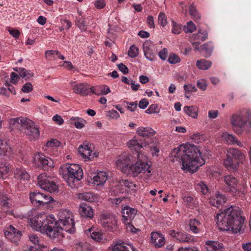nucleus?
<instances>
[{
  "label": "nucleus",
  "instance_id": "obj_20",
  "mask_svg": "<svg viewBox=\"0 0 251 251\" xmlns=\"http://www.w3.org/2000/svg\"><path fill=\"white\" fill-rule=\"evenodd\" d=\"M144 54L145 57L150 61H153L156 58V51L155 47L151 42H146L143 45Z\"/></svg>",
  "mask_w": 251,
  "mask_h": 251
},
{
  "label": "nucleus",
  "instance_id": "obj_64",
  "mask_svg": "<svg viewBox=\"0 0 251 251\" xmlns=\"http://www.w3.org/2000/svg\"><path fill=\"white\" fill-rule=\"evenodd\" d=\"M107 116L110 118L117 119L120 117L118 112L115 110H111L108 111Z\"/></svg>",
  "mask_w": 251,
  "mask_h": 251
},
{
  "label": "nucleus",
  "instance_id": "obj_31",
  "mask_svg": "<svg viewBox=\"0 0 251 251\" xmlns=\"http://www.w3.org/2000/svg\"><path fill=\"white\" fill-rule=\"evenodd\" d=\"M127 146L131 150L136 151L137 154L139 152L138 151L145 146L142 141L141 140H138L134 138L128 142Z\"/></svg>",
  "mask_w": 251,
  "mask_h": 251
},
{
  "label": "nucleus",
  "instance_id": "obj_16",
  "mask_svg": "<svg viewBox=\"0 0 251 251\" xmlns=\"http://www.w3.org/2000/svg\"><path fill=\"white\" fill-rule=\"evenodd\" d=\"M137 210L134 208L126 206L122 209V221L124 223H130L135 220Z\"/></svg>",
  "mask_w": 251,
  "mask_h": 251
},
{
  "label": "nucleus",
  "instance_id": "obj_4",
  "mask_svg": "<svg viewBox=\"0 0 251 251\" xmlns=\"http://www.w3.org/2000/svg\"><path fill=\"white\" fill-rule=\"evenodd\" d=\"M58 221L55 220V226L59 228L58 237L61 235V230L73 233L75 230V222L73 213L68 209H61L57 214Z\"/></svg>",
  "mask_w": 251,
  "mask_h": 251
},
{
  "label": "nucleus",
  "instance_id": "obj_39",
  "mask_svg": "<svg viewBox=\"0 0 251 251\" xmlns=\"http://www.w3.org/2000/svg\"><path fill=\"white\" fill-rule=\"evenodd\" d=\"M184 112L194 119L198 117V109L195 106H185L183 108Z\"/></svg>",
  "mask_w": 251,
  "mask_h": 251
},
{
  "label": "nucleus",
  "instance_id": "obj_55",
  "mask_svg": "<svg viewBox=\"0 0 251 251\" xmlns=\"http://www.w3.org/2000/svg\"><path fill=\"white\" fill-rule=\"evenodd\" d=\"M159 112L158 106L156 104L151 105L145 111L147 114L157 113Z\"/></svg>",
  "mask_w": 251,
  "mask_h": 251
},
{
  "label": "nucleus",
  "instance_id": "obj_3",
  "mask_svg": "<svg viewBox=\"0 0 251 251\" xmlns=\"http://www.w3.org/2000/svg\"><path fill=\"white\" fill-rule=\"evenodd\" d=\"M32 228L45 233L50 238L58 237L59 228L55 226V218L53 215L38 213L29 219Z\"/></svg>",
  "mask_w": 251,
  "mask_h": 251
},
{
  "label": "nucleus",
  "instance_id": "obj_63",
  "mask_svg": "<svg viewBox=\"0 0 251 251\" xmlns=\"http://www.w3.org/2000/svg\"><path fill=\"white\" fill-rule=\"evenodd\" d=\"M124 102H126V104L127 105V109L132 111L133 112L135 110V109L137 108V102H127V101H124Z\"/></svg>",
  "mask_w": 251,
  "mask_h": 251
},
{
  "label": "nucleus",
  "instance_id": "obj_53",
  "mask_svg": "<svg viewBox=\"0 0 251 251\" xmlns=\"http://www.w3.org/2000/svg\"><path fill=\"white\" fill-rule=\"evenodd\" d=\"M158 22V23L163 27L167 25L168 22L167 20V17L164 13L160 12L159 14Z\"/></svg>",
  "mask_w": 251,
  "mask_h": 251
},
{
  "label": "nucleus",
  "instance_id": "obj_23",
  "mask_svg": "<svg viewBox=\"0 0 251 251\" xmlns=\"http://www.w3.org/2000/svg\"><path fill=\"white\" fill-rule=\"evenodd\" d=\"M91 144L87 143H84L80 145L78 148V152L81 156L85 160H88L91 159L92 150L91 148Z\"/></svg>",
  "mask_w": 251,
  "mask_h": 251
},
{
  "label": "nucleus",
  "instance_id": "obj_62",
  "mask_svg": "<svg viewBox=\"0 0 251 251\" xmlns=\"http://www.w3.org/2000/svg\"><path fill=\"white\" fill-rule=\"evenodd\" d=\"M60 145V142L56 139H52L47 143V146L50 148L59 147Z\"/></svg>",
  "mask_w": 251,
  "mask_h": 251
},
{
  "label": "nucleus",
  "instance_id": "obj_19",
  "mask_svg": "<svg viewBox=\"0 0 251 251\" xmlns=\"http://www.w3.org/2000/svg\"><path fill=\"white\" fill-rule=\"evenodd\" d=\"M70 84L75 93L82 96H86L89 94V85L88 83H80L76 84L75 82H71Z\"/></svg>",
  "mask_w": 251,
  "mask_h": 251
},
{
  "label": "nucleus",
  "instance_id": "obj_38",
  "mask_svg": "<svg viewBox=\"0 0 251 251\" xmlns=\"http://www.w3.org/2000/svg\"><path fill=\"white\" fill-rule=\"evenodd\" d=\"M29 238L30 242L36 247L39 249L44 248V245L43 244V240L40 238L37 235L33 234L29 236Z\"/></svg>",
  "mask_w": 251,
  "mask_h": 251
},
{
  "label": "nucleus",
  "instance_id": "obj_50",
  "mask_svg": "<svg viewBox=\"0 0 251 251\" xmlns=\"http://www.w3.org/2000/svg\"><path fill=\"white\" fill-rule=\"evenodd\" d=\"M126 226V228L128 231H130L133 233H136L138 231H140V230L135 227L134 225H136V220L132 221L130 223H124Z\"/></svg>",
  "mask_w": 251,
  "mask_h": 251
},
{
  "label": "nucleus",
  "instance_id": "obj_44",
  "mask_svg": "<svg viewBox=\"0 0 251 251\" xmlns=\"http://www.w3.org/2000/svg\"><path fill=\"white\" fill-rule=\"evenodd\" d=\"M10 167L7 162H1L0 163V178H4L8 173Z\"/></svg>",
  "mask_w": 251,
  "mask_h": 251
},
{
  "label": "nucleus",
  "instance_id": "obj_41",
  "mask_svg": "<svg viewBox=\"0 0 251 251\" xmlns=\"http://www.w3.org/2000/svg\"><path fill=\"white\" fill-rule=\"evenodd\" d=\"M176 239L180 242L187 243L192 242L194 240L193 237L192 236L181 232H178L176 235Z\"/></svg>",
  "mask_w": 251,
  "mask_h": 251
},
{
  "label": "nucleus",
  "instance_id": "obj_25",
  "mask_svg": "<svg viewBox=\"0 0 251 251\" xmlns=\"http://www.w3.org/2000/svg\"><path fill=\"white\" fill-rule=\"evenodd\" d=\"M77 198L81 200L87 201L89 202H97L99 200V196L92 192H85L79 193Z\"/></svg>",
  "mask_w": 251,
  "mask_h": 251
},
{
  "label": "nucleus",
  "instance_id": "obj_57",
  "mask_svg": "<svg viewBox=\"0 0 251 251\" xmlns=\"http://www.w3.org/2000/svg\"><path fill=\"white\" fill-rule=\"evenodd\" d=\"M168 61L172 64H175L180 62V59L179 56L175 54L172 53L170 54Z\"/></svg>",
  "mask_w": 251,
  "mask_h": 251
},
{
  "label": "nucleus",
  "instance_id": "obj_30",
  "mask_svg": "<svg viewBox=\"0 0 251 251\" xmlns=\"http://www.w3.org/2000/svg\"><path fill=\"white\" fill-rule=\"evenodd\" d=\"M137 133L141 136L147 138L154 135L156 132L150 127H139L137 129Z\"/></svg>",
  "mask_w": 251,
  "mask_h": 251
},
{
  "label": "nucleus",
  "instance_id": "obj_33",
  "mask_svg": "<svg viewBox=\"0 0 251 251\" xmlns=\"http://www.w3.org/2000/svg\"><path fill=\"white\" fill-rule=\"evenodd\" d=\"M108 251H129V249L124 242H117L114 245L109 247ZM132 251H135L134 248H132Z\"/></svg>",
  "mask_w": 251,
  "mask_h": 251
},
{
  "label": "nucleus",
  "instance_id": "obj_5",
  "mask_svg": "<svg viewBox=\"0 0 251 251\" xmlns=\"http://www.w3.org/2000/svg\"><path fill=\"white\" fill-rule=\"evenodd\" d=\"M63 179L71 188L75 187V183L78 182L83 176L82 169L76 164L66 165L61 172Z\"/></svg>",
  "mask_w": 251,
  "mask_h": 251
},
{
  "label": "nucleus",
  "instance_id": "obj_24",
  "mask_svg": "<svg viewBox=\"0 0 251 251\" xmlns=\"http://www.w3.org/2000/svg\"><path fill=\"white\" fill-rule=\"evenodd\" d=\"M78 211L81 217L92 219L94 216L93 209L85 203H81L78 207Z\"/></svg>",
  "mask_w": 251,
  "mask_h": 251
},
{
  "label": "nucleus",
  "instance_id": "obj_43",
  "mask_svg": "<svg viewBox=\"0 0 251 251\" xmlns=\"http://www.w3.org/2000/svg\"><path fill=\"white\" fill-rule=\"evenodd\" d=\"M212 62L211 61L205 59H200L197 61V67L201 70H206L208 69L211 66Z\"/></svg>",
  "mask_w": 251,
  "mask_h": 251
},
{
  "label": "nucleus",
  "instance_id": "obj_11",
  "mask_svg": "<svg viewBox=\"0 0 251 251\" xmlns=\"http://www.w3.org/2000/svg\"><path fill=\"white\" fill-rule=\"evenodd\" d=\"M231 123L233 126L243 128L246 126H251V115L248 112L247 115L241 114H233L231 119Z\"/></svg>",
  "mask_w": 251,
  "mask_h": 251
},
{
  "label": "nucleus",
  "instance_id": "obj_51",
  "mask_svg": "<svg viewBox=\"0 0 251 251\" xmlns=\"http://www.w3.org/2000/svg\"><path fill=\"white\" fill-rule=\"evenodd\" d=\"M139 54L138 48L134 45H131L128 51V56L132 58L136 57Z\"/></svg>",
  "mask_w": 251,
  "mask_h": 251
},
{
  "label": "nucleus",
  "instance_id": "obj_36",
  "mask_svg": "<svg viewBox=\"0 0 251 251\" xmlns=\"http://www.w3.org/2000/svg\"><path fill=\"white\" fill-rule=\"evenodd\" d=\"M213 49L214 45L213 43L211 42H208L201 46L200 50L203 51L204 52L203 56L207 58L211 55Z\"/></svg>",
  "mask_w": 251,
  "mask_h": 251
},
{
  "label": "nucleus",
  "instance_id": "obj_46",
  "mask_svg": "<svg viewBox=\"0 0 251 251\" xmlns=\"http://www.w3.org/2000/svg\"><path fill=\"white\" fill-rule=\"evenodd\" d=\"M75 24L76 26L80 29L81 31H86L87 25L84 18L82 17H76Z\"/></svg>",
  "mask_w": 251,
  "mask_h": 251
},
{
  "label": "nucleus",
  "instance_id": "obj_32",
  "mask_svg": "<svg viewBox=\"0 0 251 251\" xmlns=\"http://www.w3.org/2000/svg\"><path fill=\"white\" fill-rule=\"evenodd\" d=\"M14 177L17 179L23 180H28L29 175L24 168H17L14 170Z\"/></svg>",
  "mask_w": 251,
  "mask_h": 251
},
{
  "label": "nucleus",
  "instance_id": "obj_52",
  "mask_svg": "<svg viewBox=\"0 0 251 251\" xmlns=\"http://www.w3.org/2000/svg\"><path fill=\"white\" fill-rule=\"evenodd\" d=\"M183 30L185 33H192L196 30V26L192 21H189L184 25Z\"/></svg>",
  "mask_w": 251,
  "mask_h": 251
},
{
  "label": "nucleus",
  "instance_id": "obj_59",
  "mask_svg": "<svg viewBox=\"0 0 251 251\" xmlns=\"http://www.w3.org/2000/svg\"><path fill=\"white\" fill-rule=\"evenodd\" d=\"M100 95H105L110 92V88L107 85H102L97 87Z\"/></svg>",
  "mask_w": 251,
  "mask_h": 251
},
{
  "label": "nucleus",
  "instance_id": "obj_14",
  "mask_svg": "<svg viewBox=\"0 0 251 251\" xmlns=\"http://www.w3.org/2000/svg\"><path fill=\"white\" fill-rule=\"evenodd\" d=\"M100 223L103 228L110 231H114L117 228V220L112 215H102Z\"/></svg>",
  "mask_w": 251,
  "mask_h": 251
},
{
  "label": "nucleus",
  "instance_id": "obj_12",
  "mask_svg": "<svg viewBox=\"0 0 251 251\" xmlns=\"http://www.w3.org/2000/svg\"><path fill=\"white\" fill-rule=\"evenodd\" d=\"M33 161L36 165L44 169H48L49 168L53 167L52 160L41 153H38L34 155Z\"/></svg>",
  "mask_w": 251,
  "mask_h": 251
},
{
  "label": "nucleus",
  "instance_id": "obj_56",
  "mask_svg": "<svg viewBox=\"0 0 251 251\" xmlns=\"http://www.w3.org/2000/svg\"><path fill=\"white\" fill-rule=\"evenodd\" d=\"M173 28L172 32L175 34H179L182 30L181 26L180 25L177 24L176 22L173 21L172 22Z\"/></svg>",
  "mask_w": 251,
  "mask_h": 251
},
{
  "label": "nucleus",
  "instance_id": "obj_2",
  "mask_svg": "<svg viewBox=\"0 0 251 251\" xmlns=\"http://www.w3.org/2000/svg\"><path fill=\"white\" fill-rule=\"evenodd\" d=\"M242 213L239 207L231 205L218 213L216 220L219 229L233 233L240 232L245 220Z\"/></svg>",
  "mask_w": 251,
  "mask_h": 251
},
{
  "label": "nucleus",
  "instance_id": "obj_42",
  "mask_svg": "<svg viewBox=\"0 0 251 251\" xmlns=\"http://www.w3.org/2000/svg\"><path fill=\"white\" fill-rule=\"evenodd\" d=\"M11 152V148L6 142L0 140V156L7 155Z\"/></svg>",
  "mask_w": 251,
  "mask_h": 251
},
{
  "label": "nucleus",
  "instance_id": "obj_47",
  "mask_svg": "<svg viewBox=\"0 0 251 251\" xmlns=\"http://www.w3.org/2000/svg\"><path fill=\"white\" fill-rule=\"evenodd\" d=\"M189 14L195 21H198L201 19V15L196 9L195 5L191 4L189 7Z\"/></svg>",
  "mask_w": 251,
  "mask_h": 251
},
{
  "label": "nucleus",
  "instance_id": "obj_34",
  "mask_svg": "<svg viewBox=\"0 0 251 251\" xmlns=\"http://www.w3.org/2000/svg\"><path fill=\"white\" fill-rule=\"evenodd\" d=\"M9 198L6 194L0 193V205L4 212H8V208L11 205L8 201Z\"/></svg>",
  "mask_w": 251,
  "mask_h": 251
},
{
  "label": "nucleus",
  "instance_id": "obj_21",
  "mask_svg": "<svg viewBox=\"0 0 251 251\" xmlns=\"http://www.w3.org/2000/svg\"><path fill=\"white\" fill-rule=\"evenodd\" d=\"M227 152L240 165L244 163L246 160V156L245 154L240 150L236 148H229L227 151Z\"/></svg>",
  "mask_w": 251,
  "mask_h": 251
},
{
  "label": "nucleus",
  "instance_id": "obj_28",
  "mask_svg": "<svg viewBox=\"0 0 251 251\" xmlns=\"http://www.w3.org/2000/svg\"><path fill=\"white\" fill-rule=\"evenodd\" d=\"M226 201V198L224 195L217 193L214 198L210 199V203L215 207H218L220 205L225 203Z\"/></svg>",
  "mask_w": 251,
  "mask_h": 251
},
{
  "label": "nucleus",
  "instance_id": "obj_9",
  "mask_svg": "<svg viewBox=\"0 0 251 251\" xmlns=\"http://www.w3.org/2000/svg\"><path fill=\"white\" fill-rule=\"evenodd\" d=\"M29 198L32 204L36 206H43L53 201L49 194L37 192H31Z\"/></svg>",
  "mask_w": 251,
  "mask_h": 251
},
{
  "label": "nucleus",
  "instance_id": "obj_45",
  "mask_svg": "<svg viewBox=\"0 0 251 251\" xmlns=\"http://www.w3.org/2000/svg\"><path fill=\"white\" fill-rule=\"evenodd\" d=\"M195 189L203 195L206 194L208 192V188L206 184L203 181L196 182L195 184Z\"/></svg>",
  "mask_w": 251,
  "mask_h": 251
},
{
  "label": "nucleus",
  "instance_id": "obj_48",
  "mask_svg": "<svg viewBox=\"0 0 251 251\" xmlns=\"http://www.w3.org/2000/svg\"><path fill=\"white\" fill-rule=\"evenodd\" d=\"M200 225V222L196 219H191L189 222L190 229L193 232L195 233H197L199 232L198 226Z\"/></svg>",
  "mask_w": 251,
  "mask_h": 251
},
{
  "label": "nucleus",
  "instance_id": "obj_1",
  "mask_svg": "<svg viewBox=\"0 0 251 251\" xmlns=\"http://www.w3.org/2000/svg\"><path fill=\"white\" fill-rule=\"evenodd\" d=\"M170 160L172 162H179L183 171L191 173L197 171L204 164L201 152L198 147L193 144L181 145L175 148L172 151Z\"/></svg>",
  "mask_w": 251,
  "mask_h": 251
},
{
  "label": "nucleus",
  "instance_id": "obj_6",
  "mask_svg": "<svg viewBox=\"0 0 251 251\" xmlns=\"http://www.w3.org/2000/svg\"><path fill=\"white\" fill-rule=\"evenodd\" d=\"M137 160L134 164H132L128 168V174L134 177L137 176L140 174L147 173L150 176L151 171L150 170V165L147 162V156L141 152L137 153Z\"/></svg>",
  "mask_w": 251,
  "mask_h": 251
},
{
  "label": "nucleus",
  "instance_id": "obj_40",
  "mask_svg": "<svg viewBox=\"0 0 251 251\" xmlns=\"http://www.w3.org/2000/svg\"><path fill=\"white\" fill-rule=\"evenodd\" d=\"M14 70L18 72L21 77L25 78L26 79H29L34 75V74L30 70H27L23 68H16Z\"/></svg>",
  "mask_w": 251,
  "mask_h": 251
},
{
  "label": "nucleus",
  "instance_id": "obj_58",
  "mask_svg": "<svg viewBox=\"0 0 251 251\" xmlns=\"http://www.w3.org/2000/svg\"><path fill=\"white\" fill-rule=\"evenodd\" d=\"M197 86L201 91H205L207 87L206 81L203 79H201L198 80Z\"/></svg>",
  "mask_w": 251,
  "mask_h": 251
},
{
  "label": "nucleus",
  "instance_id": "obj_22",
  "mask_svg": "<svg viewBox=\"0 0 251 251\" xmlns=\"http://www.w3.org/2000/svg\"><path fill=\"white\" fill-rule=\"evenodd\" d=\"M224 165L227 170L235 172L238 170L240 164L226 152V157L224 160Z\"/></svg>",
  "mask_w": 251,
  "mask_h": 251
},
{
  "label": "nucleus",
  "instance_id": "obj_37",
  "mask_svg": "<svg viewBox=\"0 0 251 251\" xmlns=\"http://www.w3.org/2000/svg\"><path fill=\"white\" fill-rule=\"evenodd\" d=\"M85 232L87 235L90 234L91 238L97 242L100 241L102 239V234L99 231L95 230L93 228H90L88 230H86Z\"/></svg>",
  "mask_w": 251,
  "mask_h": 251
},
{
  "label": "nucleus",
  "instance_id": "obj_13",
  "mask_svg": "<svg viewBox=\"0 0 251 251\" xmlns=\"http://www.w3.org/2000/svg\"><path fill=\"white\" fill-rule=\"evenodd\" d=\"M208 38V33L206 30L202 31L201 29H198L196 34H193L190 38V42L193 48L196 51H199L200 48L199 45L202 42L204 41Z\"/></svg>",
  "mask_w": 251,
  "mask_h": 251
},
{
  "label": "nucleus",
  "instance_id": "obj_8",
  "mask_svg": "<svg viewBox=\"0 0 251 251\" xmlns=\"http://www.w3.org/2000/svg\"><path fill=\"white\" fill-rule=\"evenodd\" d=\"M38 186L50 193H53L57 191L58 186L51 177L47 175L45 173L41 174L37 178Z\"/></svg>",
  "mask_w": 251,
  "mask_h": 251
},
{
  "label": "nucleus",
  "instance_id": "obj_26",
  "mask_svg": "<svg viewBox=\"0 0 251 251\" xmlns=\"http://www.w3.org/2000/svg\"><path fill=\"white\" fill-rule=\"evenodd\" d=\"M151 242L156 247H161L165 242V238L158 232H152L151 233Z\"/></svg>",
  "mask_w": 251,
  "mask_h": 251
},
{
  "label": "nucleus",
  "instance_id": "obj_7",
  "mask_svg": "<svg viewBox=\"0 0 251 251\" xmlns=\"http://www.w3.org/2000/svg\"><path fill=\"white\" fill-rule=\"evenodd\" d=\"M224 181L227 191L232 193L236 197H242L245 195L247 188L246 182L238 185L237 178L231 175L225 176Z\"/></svg>",
  "mask_w": 251,
  "mask_h": 251
},
{
  "label": "nucleus",
  "instance_id": "obj_15",
  "mask_svg": "<svg viewBox=\"0 0 251 251\" xmlns=\"http://www.w3.org/2000/svg\"><path fill=\"white\" fill-rule=\"evenodd\" d=\"M133 161V156L130 154H123L116 161L118 167L120 168L123 171H127L128 173V168L132 165Z\"/></svg>",
  "mask_w": 251,
  "mask_h": 251
},
{
  "label": "nucleus",
  "instance_id": "obj_27",
  "mask_svg": "<svg viewBox=\"0 0 251 251\" xmlns=\"http://www.w3.org/2000/svg\"><path fill=\"white\" fill-rule=\"evenodd\" d=\"M205 248L207 251H223V244L216 241H207Z\"/></svg>",
  "mask_w": 251,
  "mask_h": 251
},
{
  "label": "nucleus",
  "instance_id": "obj_29",
  "mask_svg": "<svg viewBox=\"0 0 251 251\" xmlns=\"http://www.w3.org/2000/svg\"><path fill=\"white\" fill-rule=\"evenodd\" d=\"M107 179V175L105 172L100 171L93 177V182L97 186L103 185Z\"/></svg>",
  "mask_w": 251,
  "mask_h": 251
},
{
  "label": "nucleus",
  "instance_id": "obj_60",
  "mask_svg": "<svg viewBox=\"0 0 251 251\" xmlns=\"http://www.w3.org/2000/svg\"><path fill=\"white\" fill-rule=\"evenodd\" d=\"M183 88L184 91H186V92H196L198 90L195 85L191 83H189L188 84H184Z\"/></svg>",
  "mask_w": 251,
  "mask_h": 251
},
{
  "label": "nucleus",
  "instance_id": "obj_17",
  "mask_svg": "<svg viewBox=\"0 0 251 251\" xmlns=\"http://www.w3.org/2000/svg\"><path fill=\"white\" fill-rule=\"evenodd\" d=\"M29 120L27 118L22 117L12 118L9 121V126L12 129H17L23 132Z\"/></svg>",
  "mask_w": 251,
  "mask_h": 251
},
{
  "label": "nucleus",
  "instance_id": "obj_49",
  "mask_svg": "<svg viewBox=\"0 0 251 251\" xmlns=\"http://www.w3.org/2000/svg\"><path fill=\"white\" fill-rule=\"evenodd\" d=\"M71 120L75 121L74 125L76 128H82L86 123L84 119L78 117H72Z\"/></svg>",
  "mask_w": 251,
  "mask_h": 251
},
{
  "label": "nucleus",
  "instance_id": "obj_54",
  "mask_svg": "<svg viewBox=\"0 0 251 251\" xmlns=\"http://www.w3.org/2000/svg\"><path fill=\"white\" fill-rule=\"evenodd\" d=\"M121 185H124L126 188H128L129 190H134L136 187V185L135 183L127 180H122V181L121 182Z\"/></svg>",
  "mask_w": 251,
  "mask_h": 251
},
{
  "label": "nucleus",
  "instance_id": "obj_10",
  "mask_svg": "<svg viewBox=\"0 0 251 251\" xmlns=\"http://www.w3.org/2000/svg\"><path fill=\"white\" fill-rule=\"evenodd\" d=\"M28 121V123H27L23 132L27 139L31 141H35L38 139L40 136L39 127L32 120Z\"/></svg>",
  "mask_w": 251,
  "mask_h": 251
},
{
  "label": "nucleus",
  "instance_id": "obj_61",
  "mask_svg": "<svg viewBox=\"0 0 251 251\" xmlns=\"http://www.w3.org/2000/svg\"><path fill=\"white\" fill-rule=\"evenodd\" d=\"M33 89V87L32 84L30 82H27L23 86L21 90L24 93H28L31 92Z\"/></svg>",
  "mask_w": 251,
  "mask_h": 251
},
{
  "label": "nucleus",
  "instance_id": "obj_35",
  "mask_svg": "<svg viewBox=\"0 0 251 251\" xmlns=\"http://www.w3.org/2000/svg\"><path fill=\"white\" fill-rule=\"evenodd\" d=\"M222 138L228 144H236L239 147H242L243 146L242 144L232 134L225 133L222 135Z\"/></svg>",
  "mask_w": 251,
  "mask_h": 251
},
{
  "label": "nucleus",
  "instance_id": "obj_18",
  "mask_svg": "<svg viewBox=\"0 0 251 251\" xmlns=\"http://www.w3.org/2000/svg\"><path fill=\"white\" fill-rule=\"evenodd\" d=\"M6 238L13 242H17L21 238L22 234L21 231L15 228L13 226L10 225L7 230L4 232Z\"/></svg>",
  "mask_w": 251,
  "mask_h": 251
}]
</instances>
